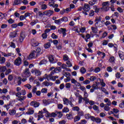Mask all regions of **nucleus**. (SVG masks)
Instances as JSON below:
<instances>
[{
    "label": "nucleus",
    "instance_id": "nucleus-1",
    "mask_svg": "<svg viewBox=\"0 0 124 124\" xmlns=\"http://www.w3.org/2000/svg\"><path fill=\"white\" fill-rule=\"evenodd\" d=\"M21 76L23 78H29L31 76V72H30V69L26 68L23 70V72L21 73Z\"/></svg>",
    "mask_w": 124,
    "mask_h": 124
},
{
    "label": "nucleus",
    "instance_id": "nucleus-2",
    "mask_svg": "<svg viewBox=\"0 0 124 124\" xmlns=\"http://www.w3.org/2000/svg\"><path fill=\"white\" fill-rule=\"evenodd\" d=\"M16 96L17 97V100L21 102L22 105L25 104L24 101L25 100L27 97L26 96H20L18 92L16 93Z\"/></svg>",
    "mask_w": 124,
    "mask_h": 124
},
{
    "label": "nucleus",
    "instance_id": "nucleus-3",
    "mask_svg": "<svg viewBox=\"0 0 124 124\" xmlns=\"http://www.w3.org/2000/svg\"><path fill=\"white\" fill-rule=\"evenodd\" d=\"M109 5V1L104 2L102 4V7L101 8V9H103L104 11H108L110 9Z\"/></svg>",
    "mask_w": 124,
    "mask_h": 124
},
{
    "label": "nucleus",
    "instance_id": "nucleus-4",
    "mask_svg": "<svg viewBox=\"0 0 124 124\" xmlns=\"http://www.w3.org/2000/svg\"><path fill=\"white\" fill-rule=\"evenodd\" d=\"M83 13L85 15H88V13L87 12H89L91 10V6L88 4L85 3L83 7Z\"/></svg>",
    "mask_w": 124,
    "mask_h": 124
},
{
    "label": "nucleus",
    "instance_id": "nucleus-5",
    "mask_svg": "<svg viewBox=\"0 0 124 124\" xmlns=\"http://www.w3.org/2000/svg\"><path fill=\"white\" fill-rule=\"evenodd\" d=\"M38 56V54L36 52L35 50H33L32 51L29 56L28 57V60H31L33 58H36V57Z\"/></svg>",
    "mask_w": 124,
    "mask_h": 124
},
{
    "label": "nucleus",
    "instance_id": "nucleus-6",
    "mask_svg": "<svg viewBox=\"0 0 124 124\" xmlns=\"http://www.w3.org/2000/svg\"><path fill=\"white\" fill-rule=\"evenodd\" d=\"M14 64L16 66H19L22 64V59H21V57H19L15 60Z\"/></svg>",
    "mask_w": 124,
    "mask_h": 124
},
{
    "label": "nucleus",
    "instance_id": "nucleus-7",
    "mask_svg": "<svg viewBox=\"0 0 124 124\" xmlns=\"http://www.w3.org/2000/svg\"><path fill=\"white\" fill-rule=\"evenodd\" d=\"M53 75H54V74L52 72H51L49 75L45 74V79H46L47 81H50V80H51L52 81H53Z\"/></svg>",
    "mask_w": 124,
    "mask_h": 124
},
{
    "label": "nucleus",
    "instance_id": "nucleus-8",
    "mask_svg": "<svg viewBox=\"0 0 124 124\" xmlns=\"http://www.w3.org/2000/svg\"><path fill=\"white\" fill-rule=\"evenodd\" d=\"M58 32L61 34H63V37H64L66 35V29L65 28H60L58 30Z\"/></svg>",
    "mask_w": 124,
    "mask_h": 124
},
{
    "label": "nucleus",
    "instance_id": "nucleus-9",
    "mask_svg": "<svg viewBox=\"0 0 124 124\" xmlns=\"http://www.w3.org/2000/svg\"><path fill=\"white\" fill-rule=\"evenodd\" d=\"M30 105H31V106H33L34 108H36L39 107L40 103L36 102V101H33L30 103Z\"/></svg>",
    "mask_w": 124,
    "mask_h": 124
},
{
    "label": "nucleus",
    "instance_id": "nucleus-10",
    "mask_svg": "<svg viewBox=\"0 0 124 124\" xmlns=\"http://www.w3.org/2000/svg\"><path fill=\"white\" fill-rule=\"evenodd\" d=\"M91 121L92 122H95L97 124H100L101 123V119L99 117L95 118L94 116L91 117Z\"/></svg>",
    "mask_w": 124,
    "mask_h": 124
},
{
    "label": "nucleus",
    "instance_id": "nucleus-11",
    "mask_svg": "<svg viewBox=\"0 0 124 124\" xmlns=\"http://www.w3.org/2000/svg\"><path fill=\"white\" fill-rule=\"evenodd\" d=\"M46 117H47V118H56V117H57V112L55 113L52 112L51 113L48 112Z\"/></svg>",
    "mask_w": 124,
    "mask_h": 124
},
{
    "label": "nucleus",
    "instance_id": "nucleus-12",
    "mask_svg": "<svg viewBox=\"0 0 124 124\" xmlns=\"http://www.w3.org/2000/svg\"><path fill=\"white\" fill-rule=\"evenodd\" d=\"M31 45L33 47H36V46L39 45V43L32 39L31 40Z\"/></svg>",
    "mask_w": 124,
    "mask_h": 124
},
{
    "label": "nucleus",
    "instance_id": "nucleus-13",
    "mask_svg": "<svg viewBox=\"0 0 124 124\" xmlns=\"http://www.w3.org/2000/svg\"><path fill=\"white\" fill-rule=\"evenodd\" d=\"M44 13L45 15H46V16L50 17L51 15H53V14H54V11L51 10L46 11L44 12Z\"/></svg>",
    "mask_w": 124,
    "mask_h": 124
},
{
    "label": "nucleus",
    "instance_id": "nucleus-14",
    "mask_svg": "<svg viewBox=\"0 0 124 124\" xmlns=\"http://www.w3.org/2000/svg\"><path fill=\"white\" fill-rule=\"evenodd\" d=\"M24 39H25V34H24V33H21L20 34L19 39H18V43H22V42L24 41Z\"/></svg>",
    "mask_w": 124,
    "mask_h": 124
},
{
    "label": "nucleus",
    "instance_id": "nucleus-15",
    "mask_svg": "<svg viewBox=\"0 0 124 124\" xmlns=\"http://www.w3.org/2000/svg\"><path fill=\"white\" fill-rule=\"evenodd\" d=\"M61 71H62V67H57L54 70H52L51 72H53V74H55V73H58L61 72Z\"/></svg>",
    "mask_w": 124,
    "mask_h": 124
},
{
    "label": "nucleus",
    "instance_id": "nucleus-16",
    "mask_svg": "<svg viewBox=\"0 0 124 124\" xmlns=\"http://www.w3.org/2000/svg\"><path fill=\"white\" fill-rule=\"evenodd\" d=\"M26 114L27 115H33L34 114V110L32 108H29Z\"/></svg>",
    "mask_w": 124,
    "mask_h": 124
},
{
    "label": "nucleus",
    "instance_id": "nucleus-17",
    "mask_svg": "<svg viewBox=\"0 0 124 124\" xmlns=\"http://www.w3.org/2000/svg\"><path fill=\"white\" fill-rule=\"evenodd\" d=\"M16 35H17V32L15 31L11 32L9 34L10 38H14L16 37Z\"/></svg>",
    "mask_w": 124,
    "mask_h": 124
},
{
    "label": "nucleus",
    "instance_id": "nucleus-18",
    "mask_svg": "<svg viewBox=\"0 0 124 124\" xmlns=\"http://www.w3.org/2000/svg\"><path fill=\"white\" fill-rule=\"evenodd\" d=\"M118 55L121 60H124V52L122 51H118Z\"/></svg>",
    "mask_w": 124,
    "mask_h": 124
},
{
    "label": "nucleus",
    "instance_id": "nucleus-19",
    "mask_svg": "<svg viewBox=\"0 0 124 124\" xmlns=\"http://www.w3.org/2000/svg\"><path fill=\"white\" fill-rule=\"evenodd\" d=\"M89 94H88V93H87V91L84 92V98L85 100V101H88L89 100Z\"/></svg>",
    "mask_w": 124,
    "mask_h": 124
},
{
    "label": "nucleus",
    "instance_id": "nucleus-20",
    "mask_svg": "<svg viewBox=\"0 0 124 124\" xmlns=\"http://www.w3.org/2000/svg\"><path fill=\"white\" fill-rule=\"evenodd\" d=\"M91 30L92 31V32H93V33H97V32L98 31V29H97V27H92Z\"/></svg>",
    "mask_w": 124,
    "mask_h": 124
},
{
    "label": "nucleus",
    "instance_id": "nucleus-21",
    "mask_svg": "<svg viewBox=\"0 0 124 124\" xmlns=\"http://www.w3.org/2000/svg\"><path fill=\"white\" fill-rule=\"evenodd\" d=\"M82 100H83V101H85V102H86V100L83 97H82V95H80L78 96V103L79 104L82 103Z\"/></svg>",
    "mask_w": 124,
    "mask_h": 124
},
{
    "label": "nucleus",
    "instance_id": "nucleus-22",
    "mask_svg": "<svg viewBox=\"0 0 124 124\" xmlns=\"http://www.w3.org/2000/svg\"><path fill=\"white\" fill-rule=\"evenodd\" d=\"M66 116L68 120H72V119H73V115L71 112L67 114Z\"/></svg>",
    "mask_w": 124,
    "mask_h": 124
},
{
    "label": "nucleus",
    "instance_id": "nucleus-23",
    "mask_svg": "<svg viewBox=\"0 0 124 124\" xmlns=\"http://www.w3.org/2000/svg\"><path fill=\"white\" fill-rule=\"evenodd\" d=\"M9 114L12 116H14L16 114V110L15 109H10L9 110Z\"/></svg>",
    "mask_w": 124,
    "mask_h": 124
},
{
    "label": "nucleus",
    "instance_id": "nucleus-24",
    "mask_svg": "<svg viewBox=\"0 0 124 124\" xmlns=\"http://www.w3.org/2000/svg\"><path fill=\"white\" fill-rule=\"evenodd\" d=\"M63 101L64 104H65L66 105H68V104L70 102V101L68 100V99L66 98H64L63 99Z\"/></svg>",
    "mask_w": 124,
    "mask_h": 124
},
{
    "label": "nucleus",
    "instance_id": "nucleus-25",
    "mask_svg": "<svg viewBox=\"0 0 124 124\" xmlns=\"http://www.w3.org/2000/svg\"><path fill=\"white\" fill-rule=\"evenodd\" d=\"M51 47V43L48 42L44 45V47L45 49H49Z\"/></svg>",
    "mask_w": 124,
    "mask_h": 124
},
{
    "label": "nucleus",
    "instance_id": "nucleus-26",
    "mask_svg": "<svg viewBox=\"0 0 124 124\" xmlns=\"http://www.w3.org/2000/svg\"><path fill=\"white\" fill-rule=\"evenodd\" d=\"M88 103H89L90 105H94V101H92V100H90L88 99V101H85V104H88Z\"/></svg>",
    "mask_w": 124,
    "mask_h": 124
},
{
    "label": "nucleus",
    "instance_id": "nucleus-27",
    "mask_svg": "<svg viewBox=\"0 0 124 124\" xmlns=\"http://www.w3.org/2000/svg\"><path fill=\"white\" fill-rule=\"evenodd\" d=\"M35 75L36 76H40L41 75V72L36 69H35Z\"/></svg>",
    "mask_w": 124,
    "mask_h": 124
},
{
    "label": "nucleus",
    "instance_id": "nucleus-28",
    "mask_svg": "<svg viewBox=\"0 0 124 124\" xmlns=\"http://www.w3.org/2000/svg\"><path fill=\"white\" fill-rule=\"evenodd\" d=\"M97 54L99 56L100 55H102V59H103L104 58H105V56H106V54H105V53L104 52H101L100 51H98L97 52Z\"/></svg>",
    "mask_w": 124,
    "mask_h": 124
},
{
    "label": "nucleus",
    "instance_id": "nucleus-29",
    "mask_svg": "<svg viewBox=\"0 0 124 124\" xmlns=\"http://www.w3.org/2000/svg\"><path fill=\"white\" fill-rule=\"evenodd\" d=\"M21 3V0H15L13 5H18Z\"/></svg>",
    "mask_w": 124,
    "mask_h": 124
},
{
    "label": "nucleus",
    "instance_id": "nucleus-30",
    "mask_svg": "<svg viewBox=\"0 0 124 124\" xmlns=\"http://www.w3.org/2000/svg\"><path fill=\"white\" fill-rule=\"evenodd\" d=\"M48 60L49 61V62H51V63H54V57H53V56L52 55H50L48 57Z\"/></svg>",
    "mask_w": 124,
    "mask_h": 124
},
{
    "label": "nucleus",
    "instance_id": "nucleus-31",
    "mask_svg": "<svg viewBox=\"0 0 124 124\" xmlns=\"http://www.w3.org/2000/svg\"><path fill=\"white\" fill-rule=\"evenodd\" d=\"M62 75H63V76H66V77L71 76L70 73H69V72H65V70H63Z\"/></svg>",
    "mask_w": 124,
    "mask_h": 124
},
{
    "label": "nucleus",
    "instance_id": "nucleus-32",
    "mask_svg": "<svg viewBox=\"0 0 124 124\" xmlns=\"http://www.w3.org/2000/svg\"><path fill=\"white\" fill-rule=\"evenodd\" d=\"M2 55H3V56L4 57H11L12 55H13V54L12 53H9L6 54L5 53L2 52Z\"/></svg>",
    "mask_w": 124,
    "mask_h": 124
},
{
    "label": "nucleus",
    "instance_id": "nucleus-33",
    "mask_svg": "<svg viewBox=\"0 0 124 124\" xmlns=\"http://www.w3.org/2000/svg\"><path fill=\"white\" fill-rule=\"evenodd\" d=\"M80 120H81V117L77 115L74 117V121L75 123H76V122H78V121H80Z\"/></svg>",
    "mask_w": 124,
    "mask_h": 124
},
{
    "label": "nucleus",
    "instance_id": "nucleus-34",
    "mask_svg": "<svg viewBox=\"0 0 124 124\" xmlns=\"http://www.w3.org/2000/svg\"><path fill=\"white\" fill-rule=\"evenodd\" d=\"M63 60L64 62L69 61V57H68V56H67V55L65 54L63 56Z\"/></svg>",
    "mask_w": 124,
    "mask_h": 124
},
{
    "label": "nucleus",
    "instance_id": "nucleus-35",
    "mask_svg": "<svg viewBox=\"0 0 124 124\" xmlns=\"http://www.w3.org/2000/svg\"><path fill=\"white\" fill-rule=\"evenodd\" d=\"M101 90L102 91V92H103V93H105V94H106L107 95H108V94H109V93L107 92V90H106V89L102 87L101 88Z\"/></svg>",
    "mask_w": 124,
    "mask_h": 124
},
{
    "label": "nucleus",
    "instance_id": "nucleus-36",
    "mask_svg": "<svg viewBox=\"0 0 124 124\" xmlns=\"http://www.w3.org/2000/svg\"><path fill=\"white\" fill-rule=\"evenodd\" d=\"M63 115L62 114V111H57L56 112V116H58V118H61L62 117Z\"/></svg>",
    "mask_w": 124,
    "mask_h": 124
},
{
    "label": "nucleus",
    "instance_id": "nucleus-37",
    "mask_svg": "<svg viewBox=\"0 0 124 124\" xmlns=\"http://www.w3.org/2000/svg\"><path fill=\"white\" fill-rule=\"evenodd\" d=\"M54 4H55V0H49L48 5L49 6H54Z\"/></svg>",
    "mask_w": 124,
    "mask_h": 124
},
{
    "label": "nucleus",
    "instance_id": "nucleus-38",
    "mask_svg": "<svg viewBox=\"0 0 124 124\" xmlns=\"http://www.w3.org/2000/svg\"><path fill=\"white\" fill-rule=\"evenodd\" d=\"M37 23H38V20L35 19V20H33L31 23L30 25L31 26H34Z\"/></svg>",
    "mask_w": 124,
    "mask_h": 124
},
{
    "label": "nucleus",
    "instance_id": "nucleus-39",
    "mask_svg": "<svg viewBox=\"0 0 124 124\" xmlns=\"http://www.w3.org/2000/svg\"><path fill=\"white\" fill-rule=\"evenodd\" d=\"M109 62L110 63H114L115 62V57L114 56L111 57L109 59Z\"/></svg>",
    "mask_w": 124,
    "mask_h": 124
},
{
    "label": "nucleus",
    "instance_id": "nucleus-40",
    "mask_svg": "<svg viewBox=\"0 0 124 124\" xmlns=\"http://www.w3.org/2000/svg\"><path fill=\"white\" fill-rule=\"evenodd\" d=\"M62 113H68V112H69V108L67 107H64L62 110Z\"/></svg>",
    "mask_w": 124,
    "mask_h": 124
},
{
    "label": "nucleus",
    "instance_id": "nucleus-41",
    "mask_svg": "<svg viewBox=\"0 0 124 124\" xmlns=\"http://www.w3.org/2000/svg\"><path fill=\"white\" fill-rule=\"evenodd\" d=\"M6 71V67L2 66L0 67V72H4Z\"/></svg>",
    "mask_w": 124,
    "mask_h": 124
},
{
    "label": "nucleus",
    "instance_id": "nucleus-42",
    "mask_svg": "<svg viewBox=\"0 0 124 124\" xmlns=\"http://www.w3.org/2000/svg\"><path fill=\"white\" fill-rule=\"evenodd\" d=\"M17 85H18V86H20V85H21L22 84V78H21V77H18L17 79Z\"/></svg>",
    "mask_w": 124,
    "mask_h": 124
},
{
    "label": "nucleus",
    "instance_id": "nucleus-43",
    "mask_svg": "<svg viewBox=\"0 0 124 124\" xmlns=\"http://www.w3.org/2000/svg\"><path fill=\"white\" fill-rule=\"evenodd\" d=\"M44 85L46 86V87H48V86H50V85L51 86H52V85H53V83L52 82H48L47 81H45L44 82Z\"/></svg>",
    "mask_w": 124,
    "mask_h": 124
},
{
    "label": "nucleus",
    "instance_id": "nucleus-44",
    "mask_svg": "<svg viewBox=\"0 0 124 124\" xmlns=\"http://www.w3.org/2000/svg\"><path fill=\"white\" fill-rule=\"evenodd\" d=\"M43 103L45 105V106H47V105H49V104H50L49 100H43Z\"/></svg>",
    "mask_w": 124,
    "mask_h": 124
},
{
    "label": "nucleus",
    "instance_id": "nucleus-45",
    "mask_svg": "<svg viewBox=\"0 0 124 124\" xmlns=\"http://www.w3.org/2000/svg\"><path fill=\"white\" fill-rule=\"evenodd\" d=\"M86 31V28L85 27H81L79 29V32H81L82 33H84Z\"/></svg>",
    "mask_w": 124,
    "mask_h": 124
},
{
    "label": "nucleus",
    "instance_id": "nucleus-46",
    "mask_svg": "<svg viewBox=\"0 0 124 124\" xmlns=\"http://www.w3.org/2000/svg\"><path fill=\"white\" fill-rule=\"evenodd\" d=\"M54 22L57 25H61L62 24V19L60 18L58 20H55Z\"/></svg>",
    "mask_w": 124,
    "mask_h": 124
},
{
    "label": "nucleus",
    "instance_id": "nucleus-47",
    "mask_svg": "<svg viewBox=\"0 0 124 124\" xmlns=\"http://www.w3.org/2000/svg\"><path fill=\"white\" fill-rule=\"evenodd\" d=\"M66 64H67V66L68 67H71V66H72V63H71V62H70V61L68 60L66 62Z\"/></svg>",
    "mask_w": 124,
    "mask_h": 124
},
{
    "label": "nucleus",
    "instance_id": "nucleus-48",
    "mask_svg": "<svg viewBox=\"0 0 124 124\" xmlns=\"http://www.w3.org/2000/svg\"><path fill=\"white\" fill-rule=\"evenodd\" d=\"M94 16V12L93 10H92L89 12V16L90 17H93V16Z\"/></svg>",
    "mask_w": 124,
    "mask_h": 124
},
{
    "label": "nucleus",
    "instance_id": "nucleus-49",
    "mask_svg": "<svg viewBox=\"0 0 124 124\" xmlns=\"http://www.w3.org/2000/svg\"><path fill=\"white\" fill-rule=\"evenodd\" d=\"M83 115H84V112H83L82 111H79L78 112V116L80 118L81 117L83 116Z\"/></svg>",
    "mask_w": 124,
    "mask_h": 124
},
{
    "label": "nucleus",
    "instance_id": "nucleus-50",
    "mask_svg": "<svg viewBox=\"0 0 124 124\" xmlns=\"http://www.w3.org/2000/svg\"><path fill=\"white\" fill-rule=\"evenodd\" d=\"M73 111H77V112H79L80 110V108L76 106L72 108Z\"/></svg>",
    "mask_w": 124,
    "mask_h": 124
},
{
    "label": "nucleus",
    "instance_id": "nucleus-51",
    "mask_svg": "<svg viewBox=\"0 0 124 124\" xmlns=\"http://www.w3.org/2000/svg\"><path fill=\"white\" fill-rule=\"evenodd\" d=\"M62 22H67L68 21V18H67V17L64 16L62 18H61Z\"/></svg>",
    "mask_w": 124,
    "mask_h": 124
},
{
    "label": "nucleus",
    "instance_id": "nucleus-52",
    "mask_svg": "<svg viewBox=\"0 0 124 124\" xmlns=\"http://www.w3.org/2000/svg\"><path fill=\"white\" fill-rule=\"evenodd\" d=\"M119 107L120 108H124V100L121 101V103L119 104Z\"/></svg>",
    "mask_w": 124,
    "mask_h": 124
},
{
    "label": "nucleus",
    "instance_id": "nucleus-53",
    "mask_svg": "<svg viewBox=\"0 0 124 124\" xmlns=\"http://www.w3.org/2000/svg\"><path fill=\"white\" fill-rule=\"evenodd\" d=\"M0 63H4V62H5V58L1 57L0 58Z\"/></svg>",
    "mask_w": 124,
    "mask_h": 124
},
{
    "label": "nucleus",
    "instance_id": "nucleus-54",
    "mask_svg": "<svg viewBox=\"0 0 124 124\" xmlns=\"http://www.w3.org/2000/svg\"><path fill=\"white\" fill-rule=\"evenodd\" d=\"M91 87L92 88L94 89V90H98L97 84H93Z\"/></svg>",
    "mask_w": 124,
    "mask_h": 124
},
{
    "label": "nucleus",
    "instance_id": "nucleus-55",
    "mask_svg": "<svg viewBox=\"0 0 124 124\" xmlns=\"http://www.w3.org/2000/svg\"><path fill=\"white\" fill-rule=\"evenodd\" d=\"M94 22H101V16H99V17H96Z\"/></svg>",
    "mask_w": 124,
    "mask_h": 124
},
{
    "label": "nucleus",
    "instance_id": "nucleus-56",
    "mask_svg": "<svg viewBox=\"0 0 124 124\" xmlns=\"http://www.w3.org/2000/svg\"><path fill=\"white\" fill-rule=\"evenodd\" d=\"M86 68H85L84 67H82L80 69V72L81 73H82V74H84V73H86Z\"/></svg>",
    "mask_w": 124,
    "mask_h": 124
},
{
    "label": "nucleus",
    "instance_id": "nucleus-57",
    "mask_svg": "<svg viewBox=\"0 0 124 124\" xmlns=\"http://www.w3.org/2000/svg\"><path fill=\"white\" fill-rule=\"evenodd\" d=\"M92 117H93V116H91V114H86L85 115V119H91V120H92Z\"/></svg>",
    "mask_w": 124,
    "mask_h": 124
},
{
    "label": "nucleus",
    "instance_id": "nucleus-58",
    "mask_svg": "<svg viewBox=\"0 0 124 124\" xmlns=\"http://www.w3.org/2000/svg\"><path fill=\"white\" fill-rule=\"evenodd\" d=\"M46 9H47V5L45 4H43V5H41V9H42V10H45Z\"/></svg>",
    "mask_w": 124,
    "mask_h": 124
},
{
    "label": "nucleus",
    "instance_id": "nucleus-59",
    "mask_svg": "<svg viewBox=\"0 0 124 124\" xmlns=\"http://www.w3.org/2000/svg\"><path fill=\"white\" fill-rule=\"evenodd\" d=\"M65 87L66 89H70V87H71V84L70 83H67L65 84Z\"/></svg>",
    "mask_w": 124,
    "mask_h": 124
},
{
    "label": "nucleus",
    "instance_id": "nucleus-60",
    "mask_svg": "<svg viewBox=\"0 0 124 124\" xmlns=\"http://www.w3.org/2000/svg\"><path fill=\"white\" fill-rule=\"evenodd\" d=\"M13 75H10L8 77V80L9 81H12L13 80Z\"/></svg>",
    "mask_w": 124,
    "mask_h": 124
},
{
    "label": "nucleus",
    "instance_id": "nucleus-61",
    "mask_svg": "<svg viewBox=\"0 0 124 124\" xmlns=\"http://www.w3.org/2000/svg\"><path fill=\"white\" fill-rule=\"evenodd\" d=\"M51 37L53 38V39H57L58 38V35L55 34V33H53L51 34Z\"/></svg>",
    "mask_w": 124,
    "mask_h": 124
},
{
    "label": "nucleus",
    "instance_id": "nucleus-62",
    "mask_svg": "<svg viewBox=\"0 0 124 124\" xmlns=\"http://www.w3.org/2000/svg\"><path fill=\"white\" fill-rule=\"evenodd\" d=\"M8 92L7 89L4 88L1 90V93H6Z\"/></svg>",
    "mask_w": 124,
    "mask_h": 124
},
{
    "label": "nucleus",
    "instance_id": "nucleus-63",
    "mask_svg": "<svg viewBox=\"0 0 124 124\" xmlns=\"http://www.w3.org/2000/svg\"><path fill=\"white\" fill-rule=\"evenodd\" d=\"M33 117L32 116H31L30 118H29V119L28 120V122L29 123H31L32 124V123L34 122V121H33Z\"/></svg>",
    "mask_w": 124,
    "mask_h": 124
},
{
    "label": "nucleus",
    "instance_id": "nucleus-64",
    "mask_svg": "<svg viewBox=\"0 0 124 124\" xmlns=\"http://www.w3.org/2000/svg\"><path fill=\"white\" fill-rule=\"evenodd\" d=\"M87 124V121L86 120H82L80 122H78V124Z\"/></svg>",
    "mask_w": 124,
    "mask_h": 124
}]
</instances>
